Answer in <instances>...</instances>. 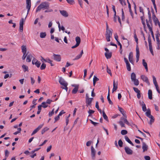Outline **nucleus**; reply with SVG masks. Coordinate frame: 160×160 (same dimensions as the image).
Masks as SVG:
<instances>
[{
  "label": "nucleus",
  "instance_id": "f257e3e1",
  "mask_svg": "<svg viewBox=\"0 0 160 160\" xmlns=\"http://www.w3.org/2000/svg\"><path fill=\"white\" fill-rule=\"evenodd\" d=\"M49 4L47 2H42L37 8L36 12L40 11L42 9H48L49 7Z\"/></svg>",
  "mask_w": 160,
  "mask_h": 160
},
{
  "label": "nucleus",
  "instance_id": "f03ea898",
  "mask_svg": "<svg viewBox=\"0 0 160 160\" xmlns=\"http://www.w3.org/2000/svg\"><path fill=\"white\" fill-rule=\"evenodd\" d=\"M145 114L147 117L150 118V120L148 122V123L150 125H151L154 122V118L151 115V111L149 109H148L147 111L145 113Z\"/></svg>",
  "mask_w": 160,
  "mask_h": 160
},
{
  "label": "nucleus",
  "instance_id": "7ed1b4c3",
  "mask_svg": "<svg viewBox=\"0 0 160 160\" xmlns=\"http://www.w3.org/2000/svg\"><path fill=\"white\" fill-rule=\"evenodd\" d=\"M59 82L60 84L63 86V87H61V88L62 89H65L66 91H67L68 88L67 87L68 83L66 82L62 77H60L59 78Z\"/></svg>",
  "mask_w": 160,
  "mask_h": 160
},
{
  "label": "nucleus",
  "instance_id": "20e7f679",
  "mask_svg": "<svg viewBox=\"0 0 160 160\" xmlns=\"http://www.w3.org/2000/svg\"><path fill=\"white\" fill-rule=\"evenodd\" d=\"M131 79L133 82L134 84L138 86L139 84V82L138 79H136V75L134 72H132L131 74Z\"/></svg>",
  "mask_w": 160,
  "mask_h": 160
},
{
  "label": "nucleus",
  "instance_id": "39448f33",
  "mask_svg": "<svg viewBox=\"0 0 160 160\" xmlns=\"http://www.w3.org/2000/svg\"><path fill=\"white\" fill-rule=\"evenodd\" d=\"M26 8L28 9L27 12L25 17V19L26 18L31 8V0H26Z\"/></svg>",
  "mask_w": 160,
  "mask_h": 160
},
{
  "label": "nucleus",
  "instance_id": "423d86ee",
  "mask_svg": "<svg viewBox=\"0 0 160 160\" xmlns=\"http://www.w3.org/2000/svg\"><path fill=\"white\" fill-rule=\"evenodd\" d=\"M112 31L106 32L105 36L107 42L110 41V38L112 37Z\"/></svg>",
  "mask_w": 160,
  "mask_h": 160
},
{
  "label": "nucleus",
  "instance_id": "0eeeda50",
  "mask_svg": "<svg viewBox=\"0 0 160 160\" xmlns=\"http://www.w3.org/2000/svg\"><path fill=\"white\" fill-rule=\"evenodd\" d=\"M124 150L126 153L128 155H132L133 153V151L128 147H125Z\"/></svg>",
  "mask_w": 160,
  "mask_h": 160
},
{
  "label": "nucleus",
  "instance_id": "6e6552de",
  "mask_svg": "<svg viewBox=\"0 0 160 160\" xmlns=\"http://www.w3.org/2000/svg\"><path fill=\"white\" fill-rule=\"evenodd\" d=\"M141 78L142 79L148 84V85L150 84L148 77L146 76L142 75L141 76Z\"/></svg>",
  "mask_w": 160,
  "mask_h": 160
},
{
  "label": "nucleus",
  "instance_id": "1a4fd4ad",
  "mask_svg": "<svg viewBox=\"0 0 160 160\" xmlns=\"http://www.w3.org/2000/svg\"><path fill=\"white\" fill-rule=\"evenodd\" d=\"M124 60L126 64V67L127 70L129 71H130L131 70V66L128 59L126 58L125 57L124 58Z\"/></svg>",
  "mask_w": 160,
  "mask_h": 160
},
{
  "label": "nucleus",
  "instance_id": "9d476101",
  "mask_svg": "<svg viewBox=\"0 0 160 160\" xmlns=\"http://www.w3.org/2000/svg\"><path fill=\"white\" fill-rule=\"evenodd\" d=\"M24 24V19L22 18L20 22L19 30L20 32H22L23 30V25Z\"/></svg>",
  "mask_w": 160,
  "mask_h": 160
},
{
  "label": "nucleus",
  "instance_id": "9b49d317",
  "mask_svg": "<svg viewBox=\"0 0 160 160\" xmlns=\"http://www.w3.org/2000/svg\"><path fill=\"white\" fill-rule=\"evenodd\" d=\"M93 99V98H88L86 99V103L87 107H88V106H91V103Z\"/></svg>",
  "mask_w": 160,
  "mask_h": 160
},
{
  "label": "nucleus",
  "instance_id": "f8f14e48",
  "mask_svg": "<svg viewBox=\"0 0 160 160\" xmlns=\"http://www.w3.org/2000/svg\"><path fill=\"white\" fill-rule=\"evenodd\" d=\"M136 62H138L139 59V48L138 47V45H137L136 48Z\"/></svg>",
  "mask_w": 160,
  "mask_h": 160
},
{
  "label": "nucleus",
  "instance_id": "ddd939ff",
  "mask_svg": "<svg viewBox=\"0 0 160 160\" xmlns=\"http://www.w3.org/2000/svg\"><path fill=\"white\" fill-rule=\"evenodd\" d=\"M43 124L39 125L36 129H35L31 134V136H32L36 133L42 127Z\"/></svg>",
  "mask_w": 160,
  "mask_h": 160
},
{
  "label": "nucleus",
  "instance_id": "4468645a",
  "mask_svg": "<svg viewBox=\"0 0 160 160\" xmlns=\"http://www.w3.org/2000/svg\"><path fill=\"white\" fill-rule=\"evenodd\" d=\"M53 56L54 60L58 62H59L61 60V56L60 55L55 54L54 53Z\"/></svg>",
  "mask_w": 160,
  "mask_h": 160
},
{
  "label": "nucleus",
  "instance_id": "2eb2a0df",
  "mask_svg": "<svg viewBox=\"0 0 160 160\" xmlns=\"http://www.w3.org/2000/svg\"><path fill=\"white\" fill-rule=\"evenodd\" d=\"M91 156L92 159H94L96 154V151L92 146L91 147Z\"/></svg>",
  "mask_w": 160,
  "mask_h": 160
},
{
  "label": "nucleus",
  "instance_id": "dca6fc26",
  "mask_svg": "<svg viewBox=\"0 0 160 160\" xmlns=\"http://www.w3.org/2000/svg\"><path fill=\"white\" fill-rule=\"evenodd\" d=\"M129 62L132 64H133V55L132 52H130L129 55Z\"/></svg>",
  "mask_w": 160,
  "mask_h": 160
},
{
  "label": "nucleus",
  "instance_id": "f3484780",
  "mask_svg": "<svg viewBox=\"0 0 160 160\" xmlns=\"http://www.w3.org/2000/svg\"><path fill=\"white\" fill-rule=\"evenodd\" d=\"M60 12L61 15L65 17H67L68 16V14L67 12L65 10H59Z\"/></svg>",
  "mask_w": 160,
  "mask_h": 160
},
{
  "label": "nucleus",
  "instance_id": "a211bd4d",
  "mask_svg": "<svg viewBox=\"0 0 160 160\" xmlns=\"http://www.w3.org/2000/svg\"><path fill=\"white\" fill-rule=\"evenodd\" d=\"M139 103L140 105L142 106V110L143 112H145L147 111V108L146 106V105L143 101L141 102L139 101Z\"/></svg>",
  "mask_w": 160,
  "mask_h": 160
},
{
  "label": "nucleus",
  "instance_id": "6ab92c4d",
  "mask_svg": "<svg viewBox=\"0 0 160 160\" xmlns=\"http://www.w3.org/2000/svg\"><path fill=\"white\" fill-rule=\"evenodd\" d=\"M118 108L119 111L122 114L124 117L126 118L127 116L126 114V112L122 108L119 107V106H118Z\"/></svg>",
  "mask_w": 160,
  "mask_h": 160
},
{
  "label": "nucleus",
  "instance_id": "aec40b11",
  "mask_svg": "<svg viewBox=\"0 0 160 160\" xmlns=\"http://www.w3.org/2000/svg\"><path fill=\"white\" fill-rule=\"evenodd\" d=\"M142 149L143 152L147 151L148 149V146L144 142H142Z\"/></svg>",
  "mask_w": 160,
  "mask_h": 160
},
{
  "label": "nucleus",
  "instance_id": "412c9836",
  "mask_svg": "<svg viewBox=\"0 0 160 160\" xmlns=\"http://www.w3.org/2000/svg\"><path fill=\"white\" fill-rule=\"evenodd\" d=\"M32 56L30 53H29L28 54V56L26 58V61L27 62H31L32 58Z\"/></svg>",
  "mask_w": 160,
  "mask_h": 160
},
{
  "label": "nucleus",
  "instance_id": "4be33fe9",
  "mask_svg": "<svg viewBox=\"0 0 160 160\" xmlns=\"http://www.w3.org/2000/svg\"><path fill=\"white\" fill-rule=\"evenodd\" d=\"M118 88V83H115V80L113 81V88L112 90V92H113L116 91Z\"/></svg>",
  "mask_w": 160,
  "mask_h": 160
},
{
  "label": "nucleus",
  "instance_id": "5701e85b",
  "mask_svg": "<svg viewBox=\"0 0 160 160\" xmlns=\"http://www.w3.org/2000/svg\"><path fill=\"white\" fill-rule=\"evenodd\" d=\"M105 55L106 58L107 59H109L112 57V52H105Z\"/></svg>",
  "mask_w": 160,
  "mask_h": 160
},
{
  "label": "nucleus",
  "instance_id": "b1692460",
  "mask_svg": "<svg viewBox=\"0 0 160 160\" xmlns=\"http://www.w3.org/2000/svg\"><path fill=\"white\" fill-rule=\"evenodd\" d=\"M148 98L152 100V91L150 89L148 91Z\"/></svg>",
  "mask_w": 160,
  "mask_h": 160
},
{
  "label": "nucleus",
  "instance_id": "393cba45",
  "mask_svg": "<svg viewBox=\"0 0 160 160\" xmlns=\"http://www.w3.org/2000/svg\"><path fill=\"white\" fill-rule=\"evenodd\" d=\"M142 64L147 72L148 71L147 64V62H145V60L144 59L142 60Z\"/></svg>",
  "mask_w": 160,
  "mask_h": 160
},
{
  "label": "nucleus",
  "instance_id": "a878e982",
  "mask_svg": "<svg viewBox=\"0 0 160 160\" xmlns=\"http://www.w3.org/2000/svg\"><path fill=\"white\" fill-rule=\"evenodd\" d=\"M22 68L24 72L28 71V67L27 66L23 64L22 66Z\"/></svg>",
  "mask_w": 160,
  "mask_h": 160
},
{
  "label": "nucleus",
  "instance_id": "bb28decb",
  "mask_svg": "<svg viewBox=\"0 0 160 160\" xmlns=\"http://www.w3.org/2000/svg\"><path fill=\"white\" fill-rule=\"evenodd\" d=\"M125 139L126 141H127L128 142L131 144L133 146L134 144L132 143V142L130 140L128 137L127 136H125Z\"/></svg>",
  "mask_w": 160,
  "mask_h": 160
},
{
  "label": "nucleus",
  "instance_id": "cd10ccee",
  "mask_svg": "<svg viewBox=\"0 0 160 160\" xmlns=\"http://www.w3.org/2000/svg\"><path fill=\"white\" fill-rule=\"evenodd\" d=\"M75 40L76 42V44L79 45L81 42V39L78 36L76 37L75 38Z\"/></svg>",
  "mask_w": 160,
  "mask_h": 160
},
{
  "label": "nucleus",
  "instance_id": "c85d7f7f",
  "mask_svg": "<svg viewBox=\"0 0 160 160\" xmlns=\"http://www.w3.org/2000/svg\"><path fill=\"white\" fill-rule=\"evenodd\" d=\"M148 16L149 20L148 21H149V22H150V23L151 24V25H152V19L151 17V14L149 10H148Z\"/></svg>",
  "mask_w": 160,
  "mask_h": 160
},
{
  "label": "nucleus",
  "instance_id": "c756f323",
  "mask_svg": "<svg viewBox=\"0 0 160 160\" xmlns=\"http://www.w3.org/2000/svg\"><path fill=\"white\" fill-rule=\"evenodd\" d=\"M122 38L123 40H125V45L126 47H128L129 45V42L127 39L125 38L124 36L122 37Z\"/></svg>",
  "mask_w": 160,
  "mask_h": 160
},
{
  "label": "nucleus",
  "instance_id": "7c9ffc66",
  "mask_svg": "<svg viewBox=\"0 0 160 160\" xmlns=\"http://www.w3.org/2000/svg\"><path fill=\"white\" fill-rule=\"evenodd\" d=\"M21 49L22 53H27V49L25 46L22 45L21 47Z\"/></svg>",
  "mask_w": 160,
  "mask_h": 160
},
{
  "label": "nucleus",
  "instance_id": "2f4dec72",
  "mask_svg": "<svg viewBox=\"0 0 160 160\" xmlns=\"http://www.w3.org/2000/svg\"><path fill=\"white\" fill-rule=\"evenodd\" d=\"M102 116L107 121H108V118L107 116L106 115V114H105V112L104 111H103L102 112Z\"/></svg>",
  "mask_w": 160,
  "mask_h": 160
},
{
  "label": "nucleus",
  "instance_id": "473e14b6",
  "mask_svg": "<svg viewBox=\"0 0 160 160\" xmlns=\"http://www.w3.org/2000/svg\"><path fill=\"white\" fill-rule=\"evenodd\" d=\"M146 22L147 26L148 28H151L152 27V25H151V24L150 23V22H149V21H148V20L147 19H146Z\"/></svg>",
  "mask_w": 160,
  "mask_h": 160
},
{
  "label": "nucleus",
  "instance_id": "72a5a7b5",
  "mask_svg": "<svg viewBox=\"0 0 160 160\" xmlns=\"http://www.w3.org/2000/svg\"><path fill=\"white\" fill-rule=\"evenodd\" d=\"M149 50L151 53L152 54V55H154L153 52L152 50V44H149Z\"/></svg>",
  "mask_w": 160,
  "mask_h": 160
},
{
  "label": "nucleus",
  "instance_id": "f704fd0d",
  "mask_svg": "<svg viewBox=\"0 0 160 160\" xmlns=\"http://www.w3.org/2000/svg\"><path fill=\"white\" fill-rule=\"evenodd\" d=\"M49 129V128L47 127L44 128L42 131L41 133L43 134L46 131Z\"/></svg>",
  "mask_w": 160,
  "mask_h": 160
},
{
  "label": "nucleus",
  "instance_id": "c9c22d12",
  "mask_svg": "<svg viewBox=\"0 0 160 160\" xmlns=\"http://www.w3.org/2000/svg\"><path fill=\"white\" fill-rule=\"evenodd\" d=\"M107 99L109 103L110 104L112 105L113 103L111 101L110 98V94H108L107 97Z\"/></svg>",
  "mask_w": 160,
  "mask_h": 160
},
{
  "label": "nucleus",
  "instance_id": "e433bc0d",
  "mask_svg": "<svg viewBox=\"0 0 160 160\" xmlns=\"http://www.w3.org/2000/svg\"><path fill=\"white\" fill-rule=\"evenodd\" d=\"M134 37L135 39V41L137 43V45H138V38H137V35L135 33V30L134 32Z\"/></svg>",
  "mask_w": 160,
  "mask_h": 160
},
{
  "label": "nucleus",
  "instance_id": "4c0bfd02",
  "mask_svg": "<svg viewBox=\"0 0 160 160\" xmlns=\"http://www.w3.org/2000/svg\"><path fill=\"white\" fill-rule=\"evenodd\" d=\"M29 52H28L27 53H23V55L22 57V60H24L28 56V54Z\"/></svg>",
  "mask_w": 160,
  "mask_h": 160
},
{
  "label": "nucleus",
  "instance_id": "58836bf2",
  "mask_svg": "<svg viewBox=\"0 0 160 160\" xmlns=\"http://www.w3.org/2000/svg\"><path fill=\"white\" fill-rule=\"evenodd\" d=\"M78 88H74L72 91V93L73 94L76 93L78 91Z\"/></svg>",
  "mask_w": 160,
  "mask_h": 160
},
{
  "label": "nucleus",
  "instance_id": "ea45409f",
  "mask_svg": "<svg viewBox=\"0 0 160 160\" xmlns=\"http://www.w3.org/2000/svg\"><path fill=\"white\" fill-rule=\"evenodd\" d=\"M46 36V32H41L40 34V37L42 38H44Z\"/></svg>",
  "mask_w": 160,
  "mask_h": 160
},
{
  "label": "nucleus",
  "instance_id": "a19ab883",
  "mask_svg": "<svg viewBox=\"0 0 160 160\" xmlns=\"http://www.w3.org/2000/svg\"><path fill=\"white\" fill-rule=\"evenodd\" d=\"M68 3L71 5H73L75 3L74 0H66Z\"/></svg>",
  "mask_w": 160,
  "mask_h": 160
},
{
  "label": "nucleus",
  "instance_id": "79ce46f5",
  "mask_svg": "<svg viewBox=\"0 0 160 160\" xmlns=\"http://www.w3.org/2000/svg\"><path fill=\"white\" fill-rule=\"evenodd\" d=\"M46 67V64L45 63H43L42 64L40 68L41 70H43Z\"/></svg>",
  "mask_w": 160,
  "mask_h": 160
},
{
  "label": "nucleus",
  "instance_id": "37998d69",
  "mask_svg": "<svg viewBox=\"0 0 160 160\" xmlns=\"http://www.w3.org/2000/svg\"><path fill=\"white\" fill-rule=\"evenodd\" d=\"M148 41L149 44H152V40L151 38V36L150 34L148 36Z\"/></svg>",
  "mask_w": 160,
  "mask_h": 160
},
{
  "label": "nucleus",
  "instance_id": "c03bdc74",
  "mask_svg": "<svg viewBox=\"0 0 160 160\" xmlns=\"http://www.w3.org/2000/svg\"><path fill=\"white\" fill-rule=\"evenodd\" d=\"M41 64V62L38 61L35 63L34 64L37 68H39L40 67Z\"/></svg>",
  "mask_w": 160,
  "mask_h": 160
},
{
  "label": "nucleus",
  "instance_id": "a18cd8bd",
  "mask_svg": "<svg viewBox=\"0 0 160 160\" xmlns=\"http://www.w3.org/2000/svg\"><path fill=\"white\" fill-rule=\"evenodd\" d=\"M152 78H153V82L154 85H157L158 84H157V82L156 81V78L154 76H152Z\"/></svg>",
  "mask_w": 160,
  "mask_h": 160
},
{
  "label": "nucleus",
  "instance_id": "49530a36",
  "mask_svg": "<svg viewBox=\"0 0 160 160\" xmlns=\"http://www.w3.org/2000/svg\"><path fill=\"white\" fill-rule=\"evenodd\" d=\"M128 132L126 130H122L121 131V134L122 135H125L127 134Z\"/></svg>",
  "mask_w": 160,
  "mask_h": 160
},
{
  "label": "nucleus",
  "instance_id": "de8ad7c7",
  "mask_svg": "<svg viewBox=\"0 0 160 160\" xmlns=\"http://www.w3.org/2000/svg\"><path fill=\"white\" fill-rule=\"evenodd\" d=\"M47 104L45 102H42L41 105H42V107L44 108H46L48 107V105H47Z\"/></svg>",
  "mask_w": 160,
  "mask_h": 160
},
{
  "label": "nucleus",
  "instance_id": "09e8293b",
  "mask_svg": "<svg viewBox=\"0 0 160 160\" xmlns=\"http://www.w3.org/2000/svg\"><path fill=\"white\" fill-rule=\"evenodd\" d=\"M88 112V113H89L88 116H90L92 115L91 114H93L94 113V111L93 110L89 109Z\"/></svg>",
  "mask_w": 160,
  "mask_h": 160
},
{
  "label": "nucleus",
  "instance_id": "8fccbe9b",
  "mask_svg": "<svg viewBox=\"0 0 160 160\" xmlns=\"http://www.w3.org/2000/svg\"><path fill=\"white\" fill-rule=\"evenodd\" d=\"M123 143L121 139H120L118 141V144L120 147H122Z\"/></svg>",
  "mask_w": 160,
  "mask_h": 160
},
{
  "label": "nucleus",
  "instance_id": "3c124183",
  "mask_svg": "<svg viewBox=\"0 0 160 160\" xmlns=\"http://www.w3.org/2000/svg\"><path fill=\"white\" fill-rule=\"evenodd\" d=\"M58 26L59 31L61 29L62 31H64L65 30V28L63 26H62L61 28L59 22H58Z\"/></svg>",
  "mask_w": 160,
  "mask_h": 160
},
{
  "label": "nucleus",
  "instance_id": "603ef678",
  "mask_svg": "<svg viewBox=\"0 0 160 160\" xmlns=\"http://www.w3.org/2000/svg\"><path fill=\"white\" fill-rule=\"evenodd\" d=\"M52 61L49 59H48L46 62H48L50 64L51 66H54V65L52 63Z\"/></svg>",
  "mask_w": 160,
  "mask_h": 160
},
{
  "label": "nucleus",
  "instance_id": "864d4df0",
  "mask_svg": "<svg viewBox=\"0 0 160 160\" xmlns=\"http://www.w3.org/2000/svg\"><path fill=\"white\" fill-rule=\"evenodd\" d=\"M53 101L51 99H48L46 101V102H45L47 104H50L51 102H52Z\"/></svg>",
  "mask_w": 160,
  "mask_h": 160
},
{
  "label": "nucleus",
  "instance_id": "5fc2aeb1",
  "mask_svg": "<svg viewBox=\"0 0 160 160\" xmlns=\"http://www.w3.org/2000/svg\"><path fill=\"white\" fill-rule=\"evenodd\" d=\"M54 113V109H53L51 112H49V113L48 115L50 117Z\"/></svg>",
  "mask_w": 160,
  "mask_h": 160
},
{
  "label": "nucleus",
  "instance_id": "6e6d98bb",
  "mask_svg": "<svg viewBox=\"0 0 160 160\" xmlns=\"http://www.w3.org/2000/svg\"><path fill=\"white\" fill-rule=\"evenodd\" d=\"M99 80V79L95 76H94L93 81L96 82Z\"/></svg>",
  "mask_w": 160,
  "mask_h": 160
},
{
  "label": "nucleus",
  "instance_id": "4d7b16f0",
  "mask_svg": "<svg viewBox=\"0 0 160 160\" xmlns=\"http://www.w3.org/2000/svg\"><path fill=\"white\" fill-rule=\"evenodd\" d=\"M38 61V60H37L35 58L33 57V59L32 61V63L33 65H34L35 63Z\"/></svg>",
  "mask_w": 160,
  "mask_h": 160
},
{
  "label": "nucleus",
  "instance_id": "13d9d810",
  "mask_svg": "<svg viewBox=\"0 0 160 160\" xmlns=\"http://www.w3.org/2000/svg\"><path fill=\"white\" fill-rule=\"evenodd\" d=\"M119 123L121 127H125V124L123 123V122L122 120H120V121L119 122Z\"/></svg>",
  "mask_w": 160,
  "mask_h": 160
},
{
  "label": "nucleus",
  "instance_id": "bf43d9fd",
  "mask_svg": "<svg viewBox=\"0 0 160 160\" xmlns=\"http://www.w3.org/2000/svg\"><path fill=\"white\" fill-rule=\"evenodd\" d=\"M82 56L80 54H79V55H78V56H77L75 58H74L73 59V60H78V59H79L80 58H81Z\"/></svg>",
  "mask_w": 160,
  "mask_h": 160
},
{
  "label": "nucleus",
  "instance_id": "052dcab7",
  "mask_svg": "<svg viewBox=\"0 0 160 160\" xmlns=\"http://www.w3.org/2000/svg\"><path fill=\"white\" fill-rule=\"evenodd\" d=\"M133 88L134 91L137 93L140 91L137 88L133 87Z\"/></svg>",
  "mask_w": 160,
  "mask_h": 160
},
{
  "label": "nucleus",
  "instance_id": "680f3d73",
  "mask_svg": "<svg viewBox=\"0 0 160 160\" xmlns=\"http://www.w3.org/2000/svg\"><path fill=\"white\" fill-rule=\"evenodd\" d=\"M107 72L108 74H109L111 76L112 73L111 72V70L110 69L108 68V67L107 66Z\"/></svg>",
  "mask_w": 160,
  "mask_h": 160
},
{
  "label": "nucleus",
  "instance_id": "e2e57ef3",
  "mask_svg": "<svg viewBox=\"0 0 160 160\" xmlns=\"http://www.w3.org/2000/svg\"><path fill=\"white\" fill-rule=\"evenodd\" d=\"M155 86L157 91V92H158V93H160V91L159 89L158 85V84L156 85H155Z\"/></svg>",
  "mask_w": 160,
  "mask_h": 160
},
{
  "label": "nucleus",
  "instance_id": "0e129e2a",
  "mask_svg": "<svg viewBox=\"0 0 160 160\" xmlns=\"http://www.w3.org/2000/svg\"><path fill=\"white\" fill-rule=\"evenodd\" d=\"M59 118H60V116H59V115H58L57 117H56L55 118V121L54 122H55L57 121L59 119Z\"/></svg>",
  "mask_w": 160,
  "mask_h": 160
},
{
  "label": "nucleus",
  "instance_id": "69168bd1",
  "mask_svg": "<svg viewBox=\"0 0 160 160\" xmlns=\"http://www.w3.org/2000/svg\"><path fill=\"white\" fill-rule=\"evenodd\" d=\"M139 11L141 12H142V15H143V16L144 15V12L143 11V9L142 8V7H139Z\"/></svg>",
  "mask_w": 160,
  "mask_h": 160
},
{
  "label": "nucleus",
  "instance_id": "338daca9",
  "mask_svg": "<svg viewBox=\"0 0 160 160\" xmlns=\"http://www.w3.org/2000/svg\"><path fill=\"white\" fill-rule=\"evenodd\" d=\"M92 143V141H89L87 142L86 143V145L87 146H89Z\"/></svg>",
  "mask_w": 160,
  "mask_h": 160
},
{
  "label": "nucleus",
  "instance_id": "774afa93",
  "mask_svg": "<svg viewBox=\"0 0 160 160\" xmlns=\"http://www.w3.org/2000/svg\"><path fill=\"white\" fill-rule=\"evenodd\" d=\"M5 155L6 157H8V155L9 154V152L7 150H6L5 152Z\"/></svg>",
  "mask_w": 160,
  "mask_h": 160
}]
</instances>
